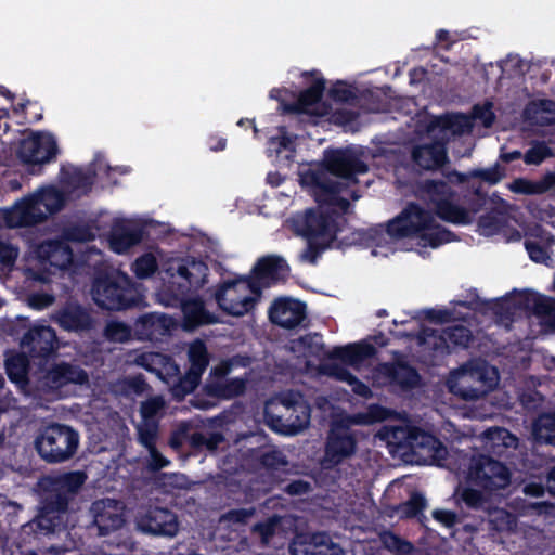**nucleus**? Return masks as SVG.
<instances>
[{
  "label": "nucleus",
  "instance_id": "603ef678",
  "mask_svg": "<svg viewBox=\"0 0 555 555\" xmlns=\"http://www.w3.org/2000/svg\"><path fill=\"white\" fill-rule=\"evenodd\" d=\"M491 528L498 532L513 531L517 526L515 515L506 509H498L491 515Z\"/></svg>",
  "mask_w": 555,
  "mask_h": 555
},
{
  "label": "nucleus",
  "instance_id": "1a4fd4ad",
  "mask_svg": "<svg viewBox=\"0 0 555 555\" xmlns=\"http://www.w3.org/2000/svg\"><path fill=\"white\" fill-rule=\"evenodd\" d=\"M59 147L55 138L50 133L37 132L20 141L17 158L30 175H40L43 167L55 160Z\"/></svg>",
  "mask_w": 555,
  "mask_h": 555
},
{
  "label": "nucleus",
  "instance_id": "c756f323",
  "mask_svg": "<svg viewBox=\"0 0 555 555\" xmlns=\"http://www.w3.org/2000/svg\"><path fill=\"white\" fill-rule=\"evenodd\" d=\"M448 159L447 147L439 141L416 145L412 150V160L424 170L441 168Z\"/></svg>",
  "mask_w": 555,
  "mask_h": 555
},
{
  "label": "nucleus",
  "instance_id": "4d7b16f0",
  "mask_svg": "<svg viewBox=\"0 0 555 555\" xmlns=\"http://www.w3.org/2000/svg\"><path fill=\"white\" fill-rule=\"evenodd\" d=\"M142 441L150 450L149 467L152 470L157 472L169 465V460L165 457L155 447L154 435L146 434L142 436Z\"/></svg>",
  "mask_w": 555,
  "mask_h": 555
},
{
  "label": "nucleus",
  "instance_id": "3c124183",
  "mask_svg": "<svg viewBox=\"0 0 555 555\" xmlns=\"http://www.w3.org/2000/svg\"><path fill=\"white\" fill-rule=\"evenodd\" d=\"M537 433L545 443L555 446V413H546L539 417Z\"/></svg>",
  "mask_w": 555,
  "mask_h": 555
},
{
  "label": "nucleus",
  "instance_id": "c03bdc74",
  "mask_svg": "<svg viewBox=\"0 0 555 555\" xmlns=\"http://www.w3.org/2000/svg\"><path fill=\"white\" fill-rule=\"evenodd\" d=\"M201 374L188 370L184 375L180 373L171 379L172 383V395L177 398H184L186 395L192 393L201 383Z\"/></svg>",
  "mask_w": 555,
  "mask_h": 555
},
{
  "label": "nucleus",
  "instance_id": "ddd939ff",
  "mask_svg": "<svg viewBox=\"0 0 555 555\" xmlns=\"http://www.w3.org/2000/svg\"><path fill=\"white\" fill-rule=\"evenodd\" d=\"M21 347L28 353L38 370L44 369L60 347L56 332L49 325L36 324L23 335Z\"/></svg>",
  "mask_w": 555,
  "mask_h": 555
},
{
  "label": "nucleus",
  "instance_id": "338daca9",
  "mask_svg": "<svg viewBox=\"0 0 555 555\" xmlns=\"http://www.w3.org/2000/svg\"><path fill=\"white\" fill-rule=\"evenodd\" d=\"M54 295L44 292H36L30 294L28 297L29 306L36 310L48 308L54 302Z\"/></svg>",
  "mask_w": 555,
  "mask_h": 555
},
{
  "label": "nucleus",
  "instance_id": "9d476101",
  "mask_svg": "<svg viewBox=\"0 0 555 555\" xmlns=\"http://www.w3.org/2000/svg\"><path fill=\"white\" fill-rule=\"evenodd\" d=\"M511 472L502 462L487 454L474 455L467 473V481L485 491L505 489L511 483Z\"/></svg>",
  "mask_w": 555,
  "mask_h": 555
},
{
  "label": "nucleus",
  "instance_id": "f03ea898",
  "mask_svg": "<svg viewBox=\"0 0 555 555\" xmlns=\"http://www.w3.org/2000/svg\"><path fill=\"white\" fill-rule=\"evenodd\" d=\"M86 480L87 474L82 470L43 476L38 482L42 491L39 512L23 526V531L33 532L37 538L61 533L68 535L69 503L75 500Z\"/></svg>",
  "mask_w": 555,
  "mask_h": 555
},
{
  "label": "nucleus",
  "instance_id": "a878e982",
  "mask_svg": "<svg viewBox=\"0 0 555 555\" xmlns=\"http://www.w3.org/2000/svg\"><path fill=\"white\" fill-rule=\"evenodd\" d=\"M52 320L64 331L86 332L92 328L89 311L77 302H67L52 314Z\"/></svg>",
  "mask_w": 555,
  "mask_h": 555
},
{
  "label": "nucleus",
  "instance_id": "7c9ffc66",
  "mask_svg": "<svg viewBox=\"0 0 555 555\" xmlns=\"http://www.w3.org/2000/svg\"><path fill=\"white\" fill-rule=\"evenodd\" d=\"M325 90V80L317 78L308 88L301 90L295 102L281 101V108L285 114H311V106L318 104Z\"/></svg>",
  "mask_w": 555,
  "mask_h": 555
},
{
  "label": "nucleus",
  "instance_id": "473e14b6",
  "mask_svg": "<svg viewBox=\"0 0 555 555\" xmlns=\"http://www.w3.org/2000/svg\"><path fill=\"white\" fill-rule=\"evenodd\" d=\"M384 370L389 383L403 391H410L421 383L417 370L404 361L386 363Z\"/></svg>",
  "mask_w": 555,
  "mask_h": 555
},
{
  "label": "nucleus",
  "instance_id": "9b49d317",
  "mask_svg": "<svg viewBox=\"0 0 555 555\" xmlns=\"http://www.w3.org/2000/svg\"><path fill=\"white\" fill-rule=\"evenodd\" d=\"M208 273L209 268L203 260L194 257L182 259L158 294L189 295L191 291H197L207 283Z\"/></svg>",
  "mask_w": 555,
  "mask_h": 555
},
{
  "label": "nucleus",
  "instance_id": "c9c22d12",
  "mask_svg": "<svg viewBox=\"0 0 555 555\" xmlns=\"http://www.w3.org/2000/svg\"><path fill=\"white\" fill-rule=\"evenodd\" d=\"M505 177V168L502 167L499 163H495L492 167L489 168H476L466 173L459 172L456 170H452L446 173V178L450 181V183L462 184L465 182H469L470 179H480L481 181L495 185Z\"/></svg>",
  "mask_w": 555,
  "mask_h": 555
},
{
  "label": "nucleus",
  "instance_id": "a18cd8bd",
  "mask_svg": "<svg viewBox=\"0 0 555 555\" xmlns=\"http://www.w3.org/2000/svg\"><path fill=\"white\" fill-rule=\"evenodd\" d=\"M449 353L456 348H467L473 340L472 331L464 325H453L444 328Z\"/></svg>",
  "mask_w": 555,
  "mask_h": 555
},
{
  "label": "nucleus",
  "instance_id": "680f3d73",
  "mask_svg": "<svg viewBox=\"0 0 555 555\" xmlns=\"http://www.w3.org/2000/svg\"><path fill=\"white\" fill-rule=\"evenodd\" d=\"M460 499L468 508L472 509L481 508L487 502V499L481 491L470 487L463 488L460 493Z\"/></svg>",
  "mask_w": 555,
  "mask_h": 555
},
{
  "label": "nucleus",
  "instance_id": "423d86ee",
  "mask_svg": "<svg viewBox=\"0 0 555 555\" xmlns=\"http://www.w3.org/2000/svg\"><path fill=\"white\" fill-rule=\"evenodd\" d=\"M450 391L464 400L485 397L498 385V370L483 360H470L454 373Z\"/></svg>",
  "mask_w": 555,
  "mask_h": 555
},
{
  "label": "nucleus",
  "instance_id": "2eb2a0df",
  "mask_svg": "<svg viewBox=\"0 0 555 555\" xmlns=\"http://www.w3.org/2000/svg\"><path fill=\"white\" fill-rule=\"evenodd\" d=\"M358 446L357 431L351 428V417L334 420L331 424L326 442L325 459L334 465L351 457Z\"/></svg>",
  "mask_w": 555,
  "mask_h": 555
},
{
  "label": "nucleus",
  "instance_id": "f8f14e48",
  "mask_svg": "<svg viewBox=\"0 0 555 555\" xmlns=\"http://www.w3.org/2000/svg\"><path fill=\"white\" fill-rule=\"evenodd\" d=\"M294 231L304 238L337 241L338 225L333 211L321 208H308L292 220Z\"/></svg>",
  "mask_w": 555,
  "mask_h": 555
},
{
  "label": "nucleus",
  "instance_id": "393cba45",
  "mask_svg": "<svg viewBox=\"0 0 555 555\" xmlns=\"http://www.w3.org/2000/svg\"><path fill=\"white\" fill-rule=\"evenodd\" d=\"M282 403L285 408L284 429L282 433L286 435H297L310 424L311 409L310 405L301 398L293 393L284 397Z\"/></svg>",
  "mask_w": 555,
  "mask_h": 555
},
{
  "label": "nucleus",
  "instance_id": "6e6d98bb",
  "mask_svg": "<svg viewBox=\"0 0 555 555\" xmlns=\"http://www.w3.org/2000/svg\"><path fill=\"white\" fill-rule=\"evenodd\" d=\"M280 524V518L278 516H271L267 518L264 521H259L251 527V532L254 534L259 535L261 542L263 544H268L271 539L274 537L278 526Z\"/></svg>",
  "mask_w": 555,
  "mask_h": 555
},
{
  "label": "nucleus",
  "instance_id": "dca6fc26",
  "mask_svg": "<svg viewBox=\"0 0 555 555\" xmlns=\"http://www.w3.org/2000/svg\"><path fill=\"white\" fill-rule=\"evenodd\" d=\"M135 527L144 534L171 539L179 532V520L168 507L150 505L138 513Z\"/></svg>",
  "mask_w": 555,
  "mask_h": 555
},
{
  "label": "nucleus",
  "instance_id": "8fccbe9b",
  "mask_svg": "<svg viewBox=\"0 0 555 555\" xmlns=\"http://www.w3.org/2000/svg\"><path fill=\"white\" fill-rule=\"evenodd\" d=\"M307 247L301 253L300 258L304 261H308L311 264H315L321 254L332 247L335 242H327L326 240L320 238H306Z\"/></svg>",
  "mask_w": 555,
  "mask_h": 555
},
{
  "label": "nucleus",
  "instance_id": "5701e85b",
  "mask_svg": "<svg viewBox=\"0 0 555 555\" xmlns=\"http://www.w3.org/2000/svg\"><path fill=\"white\" fill-rule=\"evenodd\" d=\"M175 326L171 317L165 313L151 312L137 319L133 324V332L139 340L159 341L170 334Z\"/></svg>",
  "mask_w": 555,
  "mask_h": 555
},
{
  "label": "nucleus",
  "instance_id": "6e6552de",
  "mask_svg": "<svg viewBox=\"0 0 555 555\" xmlns=\"http://www.w3.org/2000/svg\"><path fill=\"white\" fill-rule=\"evenodd\" d=\"M297 343L311 357L340 360L344 364L351 366L375 357L377 352L374 345L364 340L335 347L332 351H326L325 344L322 341V335L319 333L305 334L297 339Z\"/></svg>",
  "mask_w": 555,
  "mask_h": 555
},
{
  "label": "nucleus",
  "instance_id": "b1692460",
  "mask_svg": "<svg viewBox=\"0 0 555 555\" xmlns=\"http://www.w3.org/2000/svg\"><path fill=\"white\" fill-rule=\"evenodd\" d=\"M36 256L44 266L67 270L74 261V253L65 240H48L36 247Z\"/></svg>",
  "mask_w": 555,
  "mask_h": 555
},
{
  "label": "nucleus",
  "instance_id": "e433bc0d",
  "mask_svg": "<svg viewBox=\"0 0 555 555\" xmlns=\"http://www.w3.org/2000/svg\"><path fill=\"white\" fill-rule=\"evenodd\" d=\"M410 446L415 453L423 452L428 457H442L446 448L442 442L433 434L415 428L409 435Z\"/></svg>",
  "mask_w": 555,
  "mask_h": 555
},
{
  "label": "nucleus",
  "instance_id": "052dcab7",
  "mask_svg": "<svg viewBox=\"0 0 555 555\" xmlns=\"http://www.w3.org/2000/svg\"><path fill=\"white\" fill-rule=\"evenodd\" d=\"M322 374L331 377H335L338 380L349 383L350 380H357L354 376L345 365L332 362L323 363L319 367Z\"/></svg>",
  "mask_w": 555,
  "mask_h": 555
},
{
  "label": "nucleus",
  "instance_id": "37998d69",
  "mask_svg": "<svg viewBox=\"0 0 555 555\" xmlns=\"http://www.w3.org/2000/svg\"><path fill=\"white\" fill-rule=\"evenodd\" d=\"M254 459L258 466L267 472H276L288 465L285 454L276 449L258 450Z\"/></svg>",
  "mask_w": 555,
  "mask_h": 555
},
{
  "label": "nucleus",
  "instance_id": "f704fd0d",
  "mask_svg": "<svg viewBox=\"0 0 555 555\" xmlns=\"http://www.w3.org/2000/svg\"><path fill=\"white\" fill-rule=\"evenodd\" d=\"M246 384L245 377L215 379L208 380L203 389L210 398L229 400L242 396L246 390Z\"/></svg>",
  "mask_w": 555,
  "mask_h": 555
},
{
  "label": "nucleus",
  "instance_id": "5fc2aeb1",
  "mask_svg": "<svg viewBox=\"0 0 555 555\" xmlns=\"http://www.w3.org/2000/svg\"><path fill=\"white\" fill-rule=\"evenodd\" d=\"M382 542L389 551L397 552L398 555H408L413 551V544L403 540L391 531L382 534Z\"/></svg>",
  "mask_w": 555,
  "mask_h": 555
},
{
  "label": "nucleus",
  "instance_id": "4468645a",
  "mask_svg": "<svg viewBox=\"0 0 555 555\" xmlns=\"http://www.w3.org/2000/svg\"><path fill=\"white\" fill-rule=\"evenodd\" d=\"M160 301L172 308H180L182 312V328L193 332L201 326L217 324L219 318L206 309L201 297L190 298L189 295L180 296L176 293L158 294Z\"/></svg>",
  "mask_w": 555,
  "mask_h": 555
},
{
  "label": "nucleus",
  "instance_id": "69168bd1",
  "mask_svg": "<svg viewBox=\"0 0 555 555\" xmlns=\"http://www.w3.org/2000/svg\"><path fill=\"white\" fill-rule=\"evenodd\" d=\"M105 335L109 340L126 341L130 335V327L122 322L113 321L105 327Z\"/></svg>",
  "mask_w": 555,
  "mask_h": 555
},
{
  "label": "nucleus",
  "instance_id": "bf43d9fd",
  "mask_svg": "<svg viewBox=\"0 0 555 555\" xmlns=\"http://www.w3.org/2000/svg\"><path fill=\"white\" fill-rule=\"evenodd\" d=\"M478 224L483 230L494 233L499 232L506 224V218L501 211L492 210L481 215Z\"/></svg>",
  "mask_w": 555,
  "mask_h": 555
},
{
  "label": "nucleus",
  "instance_id": "58836bf2",
  "mask_svg": "<svg viewBox=\"0 0 555 555\" xmlns=\"http://www.w3.org/2000/svg\"><path fill=\"white\" fill-rule=\"evenodd\" d=\"M434 214L442 221L457 225H466L472 222L469 211L465 207L455 204L454 199L440 201Z\"/></svg>",
  "mask_w": 555,
  "mask_h": 555
},
{
  "label": "nucleus",
  "instance_id": "4be33fe9",
  "mask_svg": "<svg viewBox=\"0 0 555 555\" xmlns=\"http://www.w3.org/2000/svg\"><path fill=\"white\" fill-rule=\"evenodd\" d=\"M90 512L93 517V525L96 526L99 534L102 537L124 526L125 519L117 500L108 498L96 500L91 504Z\"/></svg>",
  "mask_w": 555,
  "mask_h": 555
},
{
  "label": "nucleus",
  "instance_id": "864d4df0",
  "mask_svg": "<svg viewBox=\"0 0 555 555\" xmlns=\"http://www.w3.org/2000/svg\"><path fill=\"white\" fill-rule=\"evenodd\" d=\"M552 156V149L545 142L538 141L524 154V162L527 165H540Z\"/></svg>",
  "mask_w": 555,
  "mask_h": 555
},
{
  "label": "nucleus",
  "instance_id": "4c0bfd02",
  "mask_svg": "<svg viewBox=\"0 0 555 555\" xmlns=\"http://www.w3.org/2000/svg\"><path fill=\"white\" fill-rule=\"evenodd\" d=\"M60 176L61 182L64 185L68 186L73 191H81L83 194H88L92 190L95 171L90 169L85 170L77 167L68 169L62 167Z\"/></svg>",
  "mask_w": 555,
  "mask_h": 555
},
{
  "label": "nucleus",
  "instance_id": "774afa93",
  "mask_svg": "<svg viewBox=\"0 0 555 555\" xmlns=\"http://www.w3.org/2000/svg\"><path fill=\"white\" fill-rule=\"evenodd\" d=\"M328 95L335 101L340 103H347L354 98L353 92L346 87V85L341 81H338L334 85L330 91Z\"/></svg>",
  "mask_w": 555,
  "mask_h": 555
},
{
  "label": "nucleus",
  "instance_id": "0e129e2a",
  "mask_svg": "<svg viewBox=\"0 0 555 555\" xmlns=\"http://www.w3.org/2000/svg\"><path fill=\"white\" fill-rule=\"evenodd\" d=\"M255 514V506L247 508H231L223 514L222 518L232 524L246 525Z\"/></svg>",
  "mask_w": 555,
  "mask_h": 555
},
{
  "label": "nucleus",
  "instance_id": "aec40b11",
  "mask_svg": "<svg viewBox=\"0 0 555 555\" xmlns=\"http://www.w3.org/2000/svg\"><path fill=\"white\" fill-rule=\"evenodd\" d=\"M306 304L299 299L278 298L270 306L268 317L272 324L293 330L306 319Z\"/></svg>",
  "mask_w": 555,
  "mask_h": 555
},
{
  "label": "nucleus",
  "instance_id": "39448f33",
  "mask_svg": "<svg viewBox=\"0 0 555 555\" xmlns=\"http://www.w3.org/2000/svg\"><path fill=\"white\" fill-rule=\"evenodd\" d=\"M34 447L46 463H63L76 454L79 447V434L68 425L50 423L39 430Z\"/></svg>",
  "mask_w": 555,
  "mask_h": 555
},
{
  "label": "nucleus",
  "instance_id": "de8ad7c7",
  "mask_svg": "<svg viewBox=\"0 0 555 555\" xmlns=\"http://www.w3.org/2000/svg\"><path fill=\"white\" fill-rule=\"evenodd\" d=\"M95 232L88 224H73L64 230V238L74 243H88L95 240Z\"/></svg>",
  "mask_w": 555,
  "mask_h": 555
},
{
  "label": "nucleus",
  "instance_id": "a19ab883",
  "mask_svg": "<svg viewBox=\"0 0 555 555\" xmlns=\"http://www.w3.org/2000/svg\"><path fill=\"white\" fill-rule=\"evenodd\" d=\"M31 365L33 360L27 352L15 353L7 358L5 372L11 382L25 383Z\"/></svg>",
  "mask_w": 555,
  "mask_h": 555
},
{
  "label": "nucleus",
  "instance_id": "cd10ccee",
  "mask_svg": "<svg viewBox=\"0 0 555 555\" xmlns=\"http://www.w3.org/2000/svg\"><path fill=\"white\" fill-rule=\"evenodd\" d=\"M291 555H345L344 550L324 532L313 533L308 540L294 541Z\"/></svg>",
  "mask_w": 555,
  "mask_h": 555
},
{
  "label": "nucleus",
  "instance_id": "c85d7f7f",
  "mask_svg": "<svg viewBox=\"0 0 555 555\" xmlns=\"http://www.w3.org/2000/svg\"><path fill=\"white\" fill-rule=\"evenodd\" d=\"M514 308L530 311L533 314L545 318L548 321L555 309V298L547 297L531 289L513 292Z\"/></svg>",
  "mask_w": 555,
  "mask_h": 555
},
{
  "label": "nucleus",
  "instance_id": "bb28decb",
  "mask_svg": "<svg viewBox=\"0 0 555 555\" xmlns=\"http://www.w3.org/2000/svg\"><path fill=\"white\" fill-rule=\"evenodd\" d=\"M134 362L167 384H171V379L180 373L179 365L172 357L162 352H143L137 356Z\"/></svg>",
  "mask_w": 555,
  "mask_h": 555
},
{
  "label": "nucleus",
  "instance_id": "ea45409f",
  "mask_svg": "<svg viewBox=\"0 0 555 555\" xmlns=\"http://www.w3.org/2000/svg\"><path fill=\"white\" fill-rule=\"evenodd\" d=\"M417 340L418 345L430 351L433 357L449 353V345H447L444 328L439 331L424 327L418 334Z\"/></svg>",
  "mask_w": 555,
  "mask_h": 555
},
{
  "label": "nucleus",
  "instance_id": "412c9836",
  "mask_svg": "<svg viewBox=\"0 0 555 555\" xmlns=\"http://www.w3.org/2000/svg\"><path fill=\"white\" fill-rule=\"evenodd\" d=\"M304 181L311 189L312 196L321 209L333 203L337 194L348 188V183L333 179L326 172L317 170L307 173Z\"/></svg>",
  "mask_w": 555,
  "mask_h": 555
},
{
  "label": "nucleus",
  "instance_id": "13d9d810",
  "mask_svg": "<svg viewBox=\"0 0 555 555\" xmlns=\"http://www.w3.org/2000/svg\"><path fill=\"white\" fill-rule=\"evenodd\" d=\"M486 305L488 306L489 310L502 319L511 318L516 310L514 308L513 296L509 295L488 301Z\"/></svg>",
  "mask_w": 555,
  "mask_h": 555
},
{
  "label": "nucleus",
  "instance_id": "49530a36",
  "mask_svg": "<svg viewBox=\"0 0 555 555\" xmlns=\"http://www.w3.org/2000/svg\"><path fill=\"white\" fill-rule=\"evenodd\" d=\"M426 507L425 496L420 492H414L408 501L399 504L396 511L401 517L414 518L421 515Z\"/></svg>",
  "mask_w": 555,
  "mask_h": 555
},
{
  "label": "nucleus",
  "instance_id": "6ab92c4d",
  "mask_svg": "<svg viewBox=\"0 0 555 555\" xmlns=\"http://www.w3.org/2000/svg\"><path fill=\"white\" fill-rule=\"evenodd\" d=\"M37 373L41 374L39 378L51 389H59L69 384L85 385L89 382V375L83 369L67 362L56 363L51 367L44 365L42 370L37 369Z\"/></svg>",
  "mask_w": 555,
  "mask_h": 555
},
{
  "label": "nucleus",
  "instance_id": "09e8293b",
  "mask_svg": "<svg viewBox=\"0 0 555 555\" xmlns=\"http://www.w3.org/2000/svg\"><path fill=\"white\" fill-rule=\"evenodd\" d=\"M158 269L157 260L152 254H144L135 259L132 270L140 280L151 278Z\"/></svg>",
  "mask_w": 555,
  "mask_h": 555
},
{
  "label": "nucleus",
  "instance_id": "79ce46f5",
  "mask_svg": "<svg viewBox=\"0 0 555 555\" xmlns=\"http://www.w3.org/2000/svg\"><path fill=\"white\" fill-rule=\"evenodd\" d=\"M188 359L190 363L188 370L203 375L209 364V353L204 340L195 339L190 344Z\"/></svg>",
  "mask_w": 555,
  "mask_h": 555
},
{
  "label": "nucleus",
  "instance_id": "e2e57ef3",
  "mask_svg": "<svg viewBox=\"0 0 555 555\" xmlns=\"http://www.w3.org/2000/svg\"><path fill=\"white\" fill-rule=\"evenodd\" d=\"M525 248L529 258L537 263H546L550 259L548 248L538 242L526 240Z\"/></svg>",
  "mask_w": 555,
  "mask_h": 555
},
{
  "label": "nucleus",
  "instance_id": "f3484780",
  "mask_svg": "<svg viewBox=\"0 0 555 555\" xmlns=\"http://www.w3.org/2000/svg\"><path fill=\"white\" fill-rule=\"evenodd\" d=\"M289 272L291 268L283 257L267 255L258 259L251 273L246 276L251 284V293L261 298L263 288L285 282Z\"/></svg>",
  "mask_w": 555,
  "mask_h": 555
},
{
  "label": "nucleus",
  "instance_id": "0eeeda50",
  "mask_svg": "<svg viewBox=\"0 0 555 555\" xmlns=\"http://www.w3.org/2000/svg\"><path fill=\"white\" fill-rule=\"evenodd\" d=\"M218 308L228 315L243 317L251 312L260 298L251 293L246 275L219 282L211 293Z\"/></svg>",
  "mask_w": 555,
  "mask_h": 555
},
{
  "label": "nucleus",
  "instance_id": "2f4dec72",
  "mask_svg": "<svg viewBox=\"0 0 555 555\" xmlns=\"http://www.w3.org/2000/svg\"><path fill=\"white\" fill-rule=\"evenodd\" d=\"M143 230L126 221L114 223L109 234V245L113 251L124 254L141 243Z\"/></svg>",
  "mask_w": 555,
  "mask_h": 555
},
{
  "label": "nucleus",
  "instance_id": "f257e3e1",
  "mask_svg": "<svg viewBox=\"0 0 555 555\" xmlns=\"http://www.w3.org/2000/svg\"><path fill=\"white\" fill-rule=\"evenodd\" d=\"M418 237L424 245L437 248L457 240L454 232L436 222L434 214L416 203L406 207L386 225L378 224L369 229L353 231L346 241L339 240L337 247L360 245L363 247H383L389 241Z\"/></svg>",
  "mask_w": 555,
  "mask_h": 555
},
{
  "label": "nucleus",
  "instance_id": "72a5a7b5",
  "mask_svg": "<svg viewBox=\"0 0 555 555\" xmlns=\"http://www.w3.org/2000/svg\"><path fill=\"white\" fill-rule=\"evenodd\" d=\"M444 180L425 179L417 183L416 195L433 206L435 210L440 201L454 199L455 192L451 185Z\"/></svg>",
  "mask_w": 555,
  "mask_h": 555
},
{
  "label": "nucleus",
  "instance_id": "20e7f679",
  "mask_svg": "<svg viewBox=\"0 0 555 555\" xmlns=\"http://www.w3.org/2000/svg\"><path fill=\"white\" fill-rule=\"evenodd\" d=\"M92 295L99 307L112 311L135 307L142 300L135 283L119 270L99 274L92 284Z\"/></svg>",
  "mask_w": 555,
  "mask_h": 555
},
{
  "label": "nucleus",
  "instance_id": "7ed1b4c3",
  "mask_svg": "<svg viewBox=\"0 0 555 555\" xmlns=\"http://www.w3.org/2000/svg\"><path fill=\"white\" fill-rule=\"evenodd\" d=\"M65 203L66 194L57 186H40L2 211V225L8 229L38 225L61 211Z\"/></svg>",
  "mask_w": 555,
  "mask_h": 555
},
{
  "label": "nucleus",
  "instance_id": "a211bd4d",
  "mask_svg": "<svg viewBox=\"0 0 555 555\" xmlns=\"http://www.w3.org/2000/svg\"><path fill=\"white\" fill-rule=\"evenodd\" d=\"M322 170L349 184L358 182L357 175L369 171V166L349 150H333L325 154Z\"/></svg>",
  "mask_w": 555,
  "mask_h": 555
}]
</instances>
